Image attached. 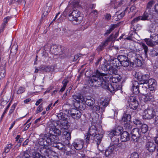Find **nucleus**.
<instances>
[{"instance_id":"obj_26","label":"nucleus","mask_w":158,"mask_h":158,"mask_svg":"<svg viewBox=\"0 0 158 158\" xmlns=\"http://www.w3.org/2000/svg\"><path fill=\"white\" fill-rule=\"evenodd\" d=\"M57 117L59 120L64 121V126L67 125V121H66V120L67 119V118L66 117V114L65 113L61 112L58 114Z\"/></svg>"},{"instance_id":"obj_55","label":"nucleus","mask_w":158,"mask_h":158,"mask_svg":"<svg viewBox=\"0 0 158 158\" xmlns=\"http://www.w3.org/2000/svg\"><path fill=\"white\" fill-rule=\"evenodd\" d=\"M54 154H52V153L49 154V155L47 156V158H58V156L56 155V153L53 151Z\"/></svg>"},{"instance_id":"obj_56","label":"nucleus","mask_w":158,"mask_h":158,"mask_svg":"<svg viewBox=\"0 0 158 158\" xmlns=\"http://www.w3.org/2000/svg\"><path fill=\"white\" fill-rule=\"evenodd\" d=\"M90 136H91L89 134L87 133V135H85V141L86 143L87 144L89 143V141L90 139Z\"/></svg>"},{"instance_id":"obj_63","label":"nucleus","mask_w":158,"mask_h":158,"mask_svg":"<svg viewBox=\"0 0 158 158\" xmlns=\"http://www.w3.org/2000/svg\"><path fill=\"white\" fill-rule=\"evenodd\" d=\"M24 91L25 88L22 87H20L17 91V93L18 94H20L23 93Z\"/></svg>"},{"instance_id":"obj_58","label":"nucleus","mask_w":158,"mask_h":158,"mask_svg":"<svg viewBox=\"0 0 158 158\" xmlns=\"http://www.w3.org/2000/svg\"><path fill=\"white\" fill-rule=\"evenodd\" d=\"M130 158H139V155L136 152H134L131 154Z\"/></svg>"},{"instance_id":"obj_14","label":"nucleus","mask_w":158,"mask_h":158,"mask_svg":"<svg viewBox=\"0 0 158 158\" xmlns=\"http://www.w3.org/2000/svg\"><path fill=\"white\" fill-rule=\"evenodd\" d=\"M148 89L151 91H155L156 89L157 83L155 80L150 78L149 80L148 83Z\"/></svg>"},{"instance_id":"obj_42","label":"nucleus","mask_w":158,"mask_h":158,"mask_svg":"<svg viewBox=\"0 0 158 158\" xmlns=\"http://www.w3.org/2000/svg\"><path fill=\"white\" fill-rule=\"evenodd\" d=\"M134 124L136 125L137 127H139V126L142 124V123L141 121L138 119L135 118L133 119V121Z\"/></svg>"},{"instance_id":"obj_43","label":"nucleus","mask_w":158,"mask_h":158,"mask_svg":"<svg viewBox=\"0 0 158 158\" xmlns=\"http://www.w3.org/2000/svg\"><path fill=\"white\" fill-rule=\"evenodd\" d=\"M130 61L129 60L128 58H127V59H125L120 63L121 65L125 67H128Z\"/></svg>"},{"instance_id":"obj_30","label":"nucleus","mask_w":158,"mask_h":158,"mask_svg":"<svg viewBox=\"0 0 158 158\" xmlns=\"http://www.w3.org/2000/svg\"><path fill=\"white\" fill-rule=\"evenodd\" d=\"M97 131L94 126H92L89 128L88 134L93 136L97 133Z\"/></svg>"},{"instance_id":"obj_57","label":"nucleus","mask_w":158,"mask_h":158,"mask_svg":"<svg viewBox=\"0 0 158 158\" xmlns=\"http://www.w3.org/2000/svg\"><path fill=\"white\" fill-rule=\"evenodd\" d=\"M10 18L11 17L9 16H8L4 18L2 24L6 26V25L7 23L8 22L10 19Z\"/></svg>"},{"instance_id":"obj_20","label":"nucleus","mask_w":158,"mask_h":158,"mask_svg":"<svg viewBox=\"0 0 158 158\" xmlns=\"http://www.w3.org/2000/svg\"><path fill=\"white\" fill-rule=\"evenodd\" d=\"M103 136L102 134L99 133H97L93 136V137H94V143L97 144L98 148V146L101 143Z\"/></svg>"},{"instance_id":"obj_44","label":"nucleus","mask_w":158,"mask_h":158,"mask_svg":"<svg viewBox=\"0 0 158 158\" xmlns=\"http://www.w3.org/2000/svg\"><path fill=\"white\" fill-rule=\"evenodd\" d=\"M4 67L0 69V80L4 78L6 75Z\"/></svg>"},{"instance_id":"obj_6","label":"nucleus","mask_w":158,"mask_h":158,"mask_svg":"<svg viewBox=\"0 0 158 158\" xmlns=\"http://www.w3.org/2000/svg\"><path fill=\"white\" fill-rule=\"evenodd\" d=\"M80 15V13L79 11L73 10L69 15L68 18L74 24L78 25L81 22L82 19V17Z\"/></svg>"},{"instance_id":"obj_54","label":"nucleus","mask_w":158,"mask_h":158,"mask_svg":"<svg viewBox=\"0 0 158 158\" xmlns=\"http://www.w3.org/2000/svg\"><path fill=\"white\" fill-rule=\"evenodd\" d=\"M109 102L107 99H105L101 102V104L103 106H106L109 104Z\"/></svg>"},{"instance_id":"obj_35","label":"nucleus","mask_w":158,"mask_h":158,"mask_svg":"<svg viewBox=\"0 0 158 158\" xmlns=\"http://www.w3.org/2000/svg\"><path fill=\"white\" fill-rule=\"evenodd\" d=\"M39 69L44 72H49L52 70V68L49 66H41L39 67Z\"/></svg>"},{"instance_id":"obj_48","label":"nucleus","mask_w":158,"mask_h":158,"mask_svg":"<svg viewBox=\"0 0 158 158\" xmlns=\"http://www.w3.org/2000/svg\"><path fill=\"white\" fill-rule=\"evenodd\" d=\"M34 158H47V156L45 157L41 155L39 153L36 152H34L33 154Z\"/></svg>"},{"instance_id":"obj_17","label":"nucleus","mask_w":158,"mask_h":158,"mask_svg":"<svg viewBox=\"0 0 158 158\" xmlns=\"http://www.w3.org/2000/svg\"><path fill=\"white\" fill-rule=\"evenodd\" d=\"M96 77H98L99 78H101L102 80L103 81H107V79L109 78V76L106 74L103 73H101L98 70H97L96 72V74L93 75Z\"/></svg>"},{"instance_id":"obj_39","label":"nucleus","mask_w":158,"mask_h":158,"mask_svg":"<svg viewBox=\"0 0 158 158\" xmlns=\"http://www.w3.org/2000/svg\"><path fill=\"white\" fill-rule=\"evenodd\" d=\"M110 69H109L108 71H107L108 73L110 75L115 74L117 73L116 69L112 65H110Z\"/></svg>"},{"instance_id":"obj_33","label":"nucleus","mask_w":158,"mask_h":158,"mask_svg":"<svg viewBox=\"0 0 158 158\" xmlns=\"http://www.w3.org/2000/svg\"><path fill=\"white\" fill-rule=\"evenodd\" d=\"M147 10H146L142 16H139L140 20H145L148 19L150 13L149 10H148V11Z\"/></svg>"},{"instance_id":"obj_51","label":"nucleus","mask_w":158,"mask_h":158,"mask_svg":"<svg viewBox=\"0 0 158 158\" xmlns=\"http://www.w3.org/2000/svg\"><path fill=\"white\" fill-rule=\"evenodd\" d=\"M140 17L138 16L134 18L131 22V25L133 27L134 25V24L137 23L138 21L140 20Z\"/></svg>"},{"instance_id":"obj_24","label":"nucleus","mask_w":158,"mask_h":158,"mask_svg":"<svg viewBox=\"0 0 158 158\" xmlns=\"http://www.w3.org/2000/svg\"><path fill=\"white\" fill-rule=\"evenodd\" d=\"M144 101L147 102L149 101H152L154 100V94L151 93L147 94L143 96Z\"/></svg>"},{"instance_id":"obj_46","label":"nucleus","mask_w":158,"mask_h":158,"mask_svg":"<svg viewBox=\"0 0 158 158\" xmlns=\"http://www.w3.org/2000/svg\"><path fill=\"white\" fill-rule=\"evenodd\" d=\"M100 106L98 105L92 106L90 109L92 112H96L99 111L100 110Z\"/></svg>"},{"instance_id":"obj_13","label":"nucleus","mask_w":158,"mask_h":158,"mask_svg":"<svg viewBox=\"0 0 158 158\" xmlns=\"http://www.w3.org/2000/svg\"><path fill=\"white\" fill-rule=\"evenodd\" d=\"M70 114L73 119L78 120L81 118V114L79 110L72 109L70 111Z\"/></svg>"},{"instance_id":"obj_19","label":"nucleus","mask_w":158,"mask_h":158,"mask_svg":"<svg viewBox=\"0 0 158 158\" xmlns=\"http://www.w3.org/2000/svg\"><path fill=\"white\" fill-rule=\"evenodd\" d=\"M71 147V145H70L69 142L68 141L66 145H64L62 151L65 153H66L67 155L71 154H72Z\"/></svg>"},{"instance_id":"obj_59","label":"nucleus","mask_w":158,"mask_h":158,"mask_svg":"<svg viewBox=\"0 0 158 158\" xmlns=\"http://www.w3.org/2000/svg\"><path fill=\"white\" fill-rule=\"evenodd\" d=\"M113 34H112L108 37L104 42H106V43L107 44V43L113 40Z\"/></svg>"},{"instance_id":"obj_18","label":"nucleus","mask_w":158,"mask_h":158,"mask_svg":"<svg viewBox=\"0 0 158 158\" xmlns=\"http://www.w3.org/2000/svg\"><path fill=\"white\" fill-rule=\"evenodd\" d=\"M123 128L121 126H118L114 129L111 131L110 132L109 134V136L110 138L111 137L110 135H118L120 134L121 132L123 131Z\"/></svg>"},{"instance_id":"obj_40","label":"nucleus","mask_w":158,"mask_h":158,"mask_svg":"<svg viewBox=\"0 0 158 158\" xmlns=\"http://www.w3.org/2000/svg\"><path fill=\"white\" fill-rule=\"evenodd\" d=\"M142 48L144 50V53L146 56L148 54V46L144 43H141L140 44Z\"/></svg>"},{"instance_id":"obj_12","label":"nucleus","mask_w":158,"mask_h":158,"mask_svg":"<svg viewBox=\"0 0 158 158\" xmlns=\"http://www.w3.org/2000/svg\"><path fill=\"white\" fill-rule=\"evenodd\" d=\"M131 139L135 142H137L140 136V132L139 129L137 128H134L131 132Z\"/></svg>"},{"instance_id":"obj_5","label":"nucleus","mask_w":158,"mask_h":158,"mask_svg":"<svg viewBox=\"0 0 158 158\" xmlns=\"http://www.w3.org/2000/svg\"><path fill=\"white\" fill-rule=\"evenodd\" d=\"M73 97V99L78 103H80L81 102H83L85 101L86 104L90 107L94 105L95 102V100L90 96H88L85 98L81 95L78 94L77 95H74Z\"/></svg>"},{"instance_id":"obj_21","label":"nucleus","mask_w":158,"mask_h":158,"mask_svg":"<svg viewBox=\"0 0 158 158\" xmlns=\"http://www.w3.org/2000/svg\"><path fill=\"white\" fill-rule=\"evenodd\" d=\"M146 148L150 152H153L156 149V147L153 142H149L146 144Z\"/></svg>"},{"instance_id":"obj_64","label":"nucleus","mask_w":158,"mask_h":158,"mask_svg":"<svg viewBox=\"0 0 158 158\" xmlns=\"http://www.w3.org/2000/svg\"><path fill=\"white\" fill-rule=\"evenodd\" d=\"M135 62L137 65L138 66H141L142 65L141 60L139 59H137L135 61Z\"/></svg>"},{"instance_id":"obj_25","label":"nucleus","mask_w":158,"mask_h":158,"mask_svg":"<svg viewBox=\"0 0 158 158\" xmlns=\"http://www.w3.org/2000/svg\"><path fill=\"white\" fill-rule=\"evenodd\" d=\"M131 118V116L130 114L125 113L123 114L122 118V122L123 123H130Z\"/></svg>"},{"instance_id":"obj_50","label":"nucleus","mask_w":158,"mask_h":158,"mask_svg":"<svg viewBox=\"0 0 158 158\" xmlns=\"http://www.w3.org/2000/svg\"><path fill=\"white\" fill-rule=\"evenodd\" d=\"M21 158H30L29 154L27 152H23L21 153Z\"/></svg>"},{"instance_id":"obj_11","label":"nucleus","mask_w":158,"mask_h":158,"mask_svg":"<svg viewBox=\"0 0 158 158\" xmlns=\"http://www.w3.org/2000/svg\"><path fill=\"white\" fill-rule=\"evenodd\" d=\"M121 79V77L118 75H113V76L110 78V81L112 83L111 84H116L117 88L118 90H120L121 89V87L117 83L119 81H120Z\"/></svg>"},{"instance_id":"obj_38","label":"nucleus","mask_w":158,"mask_h":158,"mask_svg":"<svg viewBox=\"0 0 158 158\" xmlns=\"http://www.w3.org/2000/svg\"><path fill=\"white\" fill-rule=\"evenodd\" d=\"M63 30L64 31V34L65 36L66 37H69L72 36L73 34V31L68 29H66L63 28Z\"/></svg>"},{"instance_id":"obj_3","label":"nucleus","mask_w":158,"mask_h":158,"mask_svg":"<svg viewBox=\"0 0 158 158\" xmlns=\"http://www.w3.org/2000/svg\"><path fill=\"white\" fill-rule=\"evenodd\" d=\"M49 139L48 134L41 135L39 139L37 146L39 147V149L41 153L44 155L48 156L51 153L54 154L53 151L51 148L49 147L48 140Z\"/></svg>"},{"instance_id":"obj_9","label":"nucleus","mask_w":158,"mask_h":158,"mask_svg":"<svg viewBox=\"0 0 158 158\" xmlns=\"http://www.w3.org/2000/svg\"><path fill=\"white\" fill-rule=\"evenodd\" d=\"M128 102L129 106L131 109L136 110L139 105L138 101L135 98L134 96H130L129 98Z\"/></svg>"},{"instance_id":"obj_22","label":"nucleus","mask_w":158,"mask_h":158,"mask_svg":"<svg viewBox=\"0 0 158 158\" xmlns=\"http://www.w3.org/2000/svg\"><path fill=\"white\" fill-rule=\"evenodd\" d=\"M63 127L64 129L62 131L63 134L64 136L65 139L67 140V141H69L71 139V135L70 133L68 131V130L67 129V125L64 126L62 124Z\"/></svg>"},{"instance_id":"obj_23","label":"nucleus","mask_w":158,"mask_h":158,"mask_svg":"<svg viewBox=\"0 0 158 158\" xmlns=\"http://www.w3.org/2000/svg\"><path fill=\"white\" fill-rule=\"evenodd\" d=\"M130 135L126 131L123 132L121 134V140L122 142H125L130 139Z\"/></svg>"},{"instance_id":"obj_16","label":"nucleus","mask_w":158,"mask_h":158,"mask_svg":"<svg viewBox=\"0 0 158 158\" xmlns=\"http://www.w3.org/2000/svg\"><path fill=\"white\" fill-rule=\"evenodd\" d=\"M150 23L149 25V27L151 31H153L156 28L158 27V19H152L150 21Z\"/></svg>"},{"instance_id":"obj_2","label":"nucleus","mask_w":158,"mask_h":158,"mask_svg":"<svg viewBox=\"0 0 158 158\" xmlns=\"http://www.w3.org/2000/svg\"><path fill=\"white\" fill-rule=\"evenodd\" d=\"M61 131L54 126L51 127L48 134L49 139L48 140V145L57 148L59 149L62 151L64 145L59 143V139L58 136L60 135Z\"/></svg>"},{"instance_id":"obj_8","label":"nucleus","mask_w":158,"mask_h":158,"mask_svg":"<svg viewBox=\"0 0 158 158\" xmlns=\"http://www.w3.org/2000/svg\"><path fill=\"white\" fill-rule=\"evenodd\" d=\"M152 40L150 39H145V40L146 44L149 46L153 47L158 44V34L155 36H151Z\"/></svg>"},{"instance_id":"obj_45","label":"nucleus","mask_w":158,"mask_h":158,"mask_svg":"<svg viewBox=\"0 0 158 158\" xmlns=\"http://www.w3.org/2000/svg\"><path fill=\"white\" fill-rule=\"evenodd\" d=\"M118 58L119 61V62L121 63L123 61L127 59L128 57L126 56L123 55H119L118 56Z\"/></svg>"},{"instance_id":"obj_36","label":"nucleus","mask_w":158,"mask_h":158,"mask_svg":"<svg viewBox=\"0 0 158 158\" xmlns=\"http://www.w3.org/2000/svg\"><path fill=\"white\" fill-rule=\"evenodd\" d=\"M149 55L152 57L158 55V48H155L151 49L149 53Z\"/></svg>"},{"instance_id":"obj_32","label":"nucleus","mask_w":158,"mask_h":158,"mask_svg":"<svg viewBox=\"0 0 158 158\" xmlns=\"http://www.w3.org/2000/svg\"><path fill=\"white\" fill-rule=\"evenodd\" d=\"M110 62H112V64H113V66L118 68L120 66V63L119 62L118 58H110Z\"/></svg>"},{"instance_id":"obj_60","label":"nucleus","mask_w":158,"mask_h":158,"mask_svg":"<svg viewBox=\"0 0 158 158\" xmlns=\"http://www.w3.org/2000/svg\"><path fill=\"white\" fill-rule=\"evenodd\" d=\"M17 51V47L16 45H13L10 51L11 52H14V53H16Z\"/></svg>"},{"instance_id":"obj_53","label":"nucleus","mask_w":158,"mask_h":158,"mask_svg":"<svg viewBox=\"0 0 158 158\" xmlns=\"http://www.w3.org/2000/svg\"><path fill=\"white\" fill-rule=\"evenodd\" d=\"M12 146L11 144H9L7 145L5 148L4 152L6 153H8L11 149V148L12 147Z\"/></svg>"},{"instance_id":"obj_27","label":"nucleus","mask_w":158,"mask_h":158,"mask_svg":"<svg viewBox=\"0 0 158 158\" xmlns=\"http://www.w3.org/2000/svg\"><path fill=\"white\" fill-rule=\"evenodd\" d=\"M50 48V50L52 53L56 55L60 54L59 52L60 49V48L58 47L57 45H54L51 46Z\"/></svg>"},{"instance_id":"obj_49","label":"nucleus","mask_w":158,"mask_h":158,"mask_svg":"<svg viewBox=\"0 0 158 158\" xmlns=\"http://www.w3.org/2000/svg\"><path fill=\"white\" fill-rule=\"evenodd\" d=\"M123 124L125 129L127 131L130 130L132 128V126L130 124V123H126Z\"/></svg>"},{"instance_id":"obj_34","label":"nucleus","mask_w":158,"mask_h":158,"mask_svg":"<svg viewBox=\"0 0 158 158\" xmlns=\"http://www.w3.org/2000/svg\"><path fill=\"white\" fill-rule=\"evenodd\" d=\"M103 63H104V64L102 63L101 64L100 67L102 70L105 71H108V69H110V66L111 65L109 64L108 63H105L104 61L103 62Z\"/></svg>"},{"instance_id":"obj_52","label":"nucleus","mask_w":158,"mask_h":158,"mask_svg":"<svg viewBox=\"0 0 158 158\" xmlns=\"http://www.w3.org/2000/svg\"><path fill=\"white\" fill-rule=\"evenodd\" d=\"M17 105V103H15L11 106L10 109L9 111V115H10L14 112Z\"/></svg>"},{"instance_id":"obj_47","label":"nucleus","mask_w":158,"mask_h":158,"mask_svg":"<svg viewBox=\"0 0 158 158\" xmlns=\"http://www.w3.org/2000/svg\"><path fill=\"white\" fill-rule=\"evenodd\" d=\"M106 45L107 44L106 43V42H102L98 47L97 50L98 51H102Z\"/></svg>"},{"instance_id":"obj_37","label":"nucleus","mask_w":158,"mask_h":158,"mask_svg":"<svg viewBox=\"0 0 158 158\" xmlns=\"http://www.w3.org/2000/svg\"><path fill=\"white\" fill-rule=\"evenodd\" d=\"M139 130L142 133H145L148 130V127L147 125L145 124H142L140 128L139 129Z\"/></svg>"},{"instance_id":"obj_41","label":"nucleus","mask_w":158,"mask_h":158,"mask_svg":"<svg viewBox=\"0 0 158 158\" xmlns=\"http://www.w3.org/2000/svg\"><path fill=\"white\" fill-rule=\"evenodd\" d=\"M69 81L66 79H64L62 82V83L63 85L60 89V91L62 92L64 91L66 86L67 84L68 83Z\"/></svg>"},{"instance_id":"obj_61","label":"nucleus","mask_w":158,"mask_h":158,"mask_svg":"<svg viewBox=\"0 0 158 158\" xmlns=\"http://www.w3.org/2000/svg\"><path fill=\"white\" fill-rule=\"evenodd\" d=\"M86 107V105L84 103H81L78 106V108L81 110H84Z\"/></svg>"},{"instance_id":"obj_31","label":"nucleus","mask_w":158,"mask_h":158,"mask_svg":"<svg viewBox=\"0 0 158 158\" xmlns=\"http://www.w3.org/2000/svg\"><path fill=\"white\" fill-rule=\"evenodd\" d=\"M114 150V147L111 146L109 147L105 150V155L108 156L113 153Z\"/></svg>"},{"instance_id":"obj_1","label":"nucleus","mask_w":158,"mask_h":158,"mask_svg":"<svg viewBox=\"0 0 158 158\" xmlns=\"http://www.w3.org/2000/svg\"><path fill=\"white\" fill-rule=\"evenodd\" d=\"M88 83L91 86L99 87L106 89L112 93H114L118 90L116 84H110L105 81H103L102 79L98 77L92 76L88 80Z\"/></svg>"},{"instance_id":"obj_7","label":"nucleus","mask_w":158,"mask_h":158,"mask_svg":"<svg viewBox=\"0 0 158 158\" xmlns=\"http://www.w3.org/2000/svg\"><path fill=\"white\" fill-rule=\"evenodd\" d=\"M156 115L155 111L152 109H148L144 110L143 117L144 119H150Z\"/></svg>"},{"instance_id":"obj_10","label":"nucleus","mask_w":158,"mask_h":158,"mask_svg":"<svg viewBox=\"0 0 158 158\" xmlns=\"http://www.w3.org/2000/svg\"><path fill=\"white\" fill-rule=\"evenodd\" d=\"M84 144L83 139H77L74 140L72 145L77 150H79L83 148Z\"/></svg>"},{"instance_id":"obj_29","label":"nucleus","mask_w":158,"mask_h":158,"mask_svg":"<svg viewBox=\"0 0 158 158\" xmlns=\"http://www.w3.org/2000/svg\"><path fill=\"white\" fill-rule=\"evenodd\" d=\"M111 137L110 138L111 141L113 142V144L111 145L113 146L114 147H115V146H117L118 143V142H119V138L117 136H115L114 135H111Z\"/></svg>"},{"instance_id":"obj_15","label":"nucleus","mask_w":158,"mask_h":158,"mask_svg":"<svg viewBox=\"0 0 158 158\" xmlns=\"http://www.w3.org/2000/svg\"><path fill=\"white\" fill-rule=\"evenodd\" d=\"M139 84L137 81H132L131 91L134 94H137L139 93Z\"/></svg>"},{"instance_id":"obj_4","label":"nucleus","mask_w":158,"mask_h":158,"mask_svg":"<svg viewBox=\"0 0 158 158\" xmlns=\"http://www.w3.org/2000/svg\"><path fill=\"white\" fill-rule=\"evenodd\" d=\"M135 77L139 80L140 85H144V84H147L149 81V80L150 76L149 74H142L141 73L139 72L136 73ZM148 88L147 87L143 85L142 86V89L141 90L143 93H146L147 91Z\"/></svg>"},{"instance_id":"obj_28","label":"nucleus","mask_w":158,"mask_h":158,"mask_svg":"<svg viewBox=\"0 0 158 158\" xmlns=\"http://www.w3.org/2000/svg\"><path fill=\"white\" fill-rule=\"evenodd\" d=\"M51 7L50 6H48L47 5L46 6H44L42 10V18H43V16L44 17L47 15L49 12L50 11L51 9Z\"/></svg>"},{"instance_id":"obj_62","label":"nucleus","mask_w":158,"mask_h":158,"mask_svg":"<svg viewBox=\"0 0 158 158\" xmlns=\"http://www.w3.org/2000/svg\"><path fill=\"white\" fill-rule=\"evenodd\" d=\"M43 110V108L42 105V104H40L37 108V109L36 111V113H38L41 112Z\"/></svg>"}]
</instances>
